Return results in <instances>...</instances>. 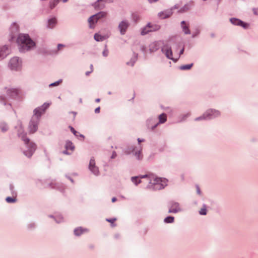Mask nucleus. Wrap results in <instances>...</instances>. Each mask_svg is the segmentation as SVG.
<instances>
[{
  "label": "nucleus",
  "mask_w": 258,
  "mask_h": 258,
  "mask_svg": "<svg viewBox=\"0 0 258 258\" xmlns=\"http://www.w3.org/2000/svg\"><path fill=\"white\" fill-rule=\"evenodd\" d=\"M112 0H98L94 4V8L97 10L102 9L105 7V3H112Z\"/></svg>",
  "instance_id": "10"
},
{
  "label": "nucleus",
  "mask_w": 258,
  "mask_h": 258,
  "mask_svg": "<svg viewBox=\"0 0 258 258\" xmlns=\"http://www.w3.org/2000/svg\"><path fill=\"white\" fill-rule=\"evenodd\" d=\"M230 21L232 24H233L234 25H240L244 28H247L248 26V25L247 24L244 23L243 22H242L241 21H240L238 19H234V18L231 19Z\"/></svg>",
  "instance_id": "12"
},
{
  "label": "nucleus",
  "mask_w": 258,
  "mask_h": 258,
  "mask_svg": "<svg viewBox=\"0 0 258 258\" xmlns=\"http://www.w3.org/2000/svg\"><path fill=\"white\" fill-rule=\"evenodd\" d=\"M7 48L4 47L0 49V59L4 58L6 56V52Z\"/></svg>",
  "instance_id": "23"
},
{
  "label": "nucleus",
  "mask_w": 258,
  "mask_h": 258,
  "mask_svg": "<svg viewBox=\"0 0 258 258\" xmlns=\"http://www.w3.org/2000/svg\"><path fill=\"white\" fill-rule=\"evenodd\" d=\"M106 15L107 13L106 12H101L90 17V18L88 20L90 27L91 28H93V24L96 23L99 19L105 17L106 16Z\"/></svg>",
  "instance_id": "4"
},
{
  "label": "nucleus",
  "mask_w": 258,
  "mask_h": 258,
  "mask_svg": "<svg viewBox=\"0 0 258 258\" xmlns=\"http://www.w3.org/2000/svg\"><path fill=\"white\" fill-rule=\"evenodd\" d=\"M64 3H66L68 1V0H62Z\"/></svg>",
  "instance_id": "52"
},
{
  "label": "nucleus",
  "mask_w": 258,
  "mask_h": 258,
  "mask_svg": "<svg viewBox=\"0 0 258 258\" xmlns=\"http://www.w3.org/2000/svg\"><path fill=\"white\" fill-rule=\"evenodd\" d=\"M257 11V10H256V9H253V12H254V13L255 14H256V15L258 14V13H257V11Z\"/></svg>",
  "instance_id": "49"
},
{
  "label": "nucleus",
  "mask_w": 258,
  "mask_h": 258,
  "mask_svg": "<svg viewBox=\"0 0 258 258\" xmlns=\"http://www.w3.org/2000/svg\"><path fill=\"white\" fill-rule=\"evenodd\" d=\"M134 177L137 178V177H139L138 176H134Z\"/></svg>",
  "instance_id": "54"
},
{
  "label": "nucleus",
  "mask_w": 258,
  "mask_h": 258,
  "mask_svg": "<svg viewBox=\"0 0 258 258\" xmlns=\"http://www.w3.org/2000/svg\"><path fill=\"white\" fill-rule=\"evenodd\" d=\"M93 70V66L92 64L90 65V71L87 72L86 73V75L88 76L89 75L90 73H91Z\"/></svg>",
  "instance_id": "37"
},
{
  "label": "nucleus",
  "mask_w": 258,
  "mask_h": 258,
  "mask_svg": "<svg viewBox=\"0 0 258 258\" xmlns=\"http://www.w3.org/2000/svg\"><path fill=\"white\" fill-rule=\"evenodd\" d=\"M17 43L20 51H28L35 46V43L26 34H20L17 38Z\"/></svg>",
  "instance_id": "1"
},
{
  "label": "nucleus",
  "mask_w": 258,
  "mask_h": 258,
  "mask_svg": "<svg viewBox=\"0 0 258 258\" xmlns=\"http://www.w3.org/2000/svg\"><path fill=\"white\" fill-rule=\"evenodd\" d=\"M100 101V99L99 98H97L95 100V101L97 103L99 102Z\"/></svg>",
  "instance_id": "50"
},
{
  "label": "nucleus",
  "mask_w": 258,
  "mask_h": 258,
  "mask_svg": "<svg viewBox=\"0 0 258 258\" xmlns=\"http://www.w3.org/2000/svg\"><path fill=\"white\" fill-rule=\"evenodd\" d=\"M87 231V230L86 229H83L82 227L77 228L74 230V233L77 236H79L81 234Z\"/></svg>",
  "instance_id": "18"
},
{
  "label": "nucleus",
  "mask_w": 258,
  "mask_h": 258,
  "mask_svg": "<svg viewBox=\"0 0 258 258\" xmlns=\"http://www.w3.org/2000/svg\"><path fill=\"white\" fill-rule=\"evenodd\" d=\"M70 128L71 132L74 134L75 136H76V137H80L82 138L83 140H84V136L83 135L80 134L79 132L75 131V130L73 127L70 126Z\"/></svg>",
  "instance_id": "21"
},
{
  "label": "nucleus",
  "mask_w": 258,
  "mask_h": 258,
  "mask_svg": "<svg viewBox=\"0 0 258 258\" xmlns=\"http://www.w3.org/2000/svg\"><path fill=\"white\" fill-rule=\"evenodd\" d=\"M200 214L202 215H205L207 214V209L206 206L204 205L203 207L201 209L200 212Z\"/></svg>",
  "instance_id": "29"
},
{
  "label": "nucleus",
  "mask_w": 258,
  "mask_h": 258,
  "mask_svg": "<svg viewBox=\"0 0 258 258\" xmlns=\"http://www.w3.org/2000/svg\"><path fill=\"white\" fill-rule=\"evenodd\" d=\"M12 32H17L18 31V26L17 24L14 23L11 27Z\"/></svg>",
  "instance_id": "30"
},
{
  "label": "nucleus",
  "mask_w": 258,
  "mask_h": 258,
  "mask_svg": "<svg viewBox=\"0 0 258 258\" xmlns=\"http://www.w3.org/2000/svg\"><path fill=\"white\" fill-rule=\"evenodd\" d=\"M19 91L17 89L11 88L7 90V93L10 97H14L18 94Z\"/></svg>",
  "instance_id": "16"
},
{
  "label": "nucleus",
  "mask_w": 258,
  "mask_h": 258,
  "mask_svg": "<svg viewBox=\"0 0 258 258\" xmlns=\"http://www.w3.org/2000/svg\"><path fill=\"white\" fill-rule=\"evenodd\" d=\"M60 82H61V81H57V82H56L55 83L51 84L49 86L50 87L57 86L58 85H59Z\"/></svg>",
  "instance_id": "38"
},
{
  "label": "nucleus",
  "mask_w": 258,
  "mask_h": 258,
  "mask_svg": "<svg viewBox=\"0 0 258 258\" xmlns=\"http://www.w3.org/2000/svg\"><path fill=\"white\" fill-rule=\"evenodd\" d=\"M154 176V174L152 173H148V174H146L142 176H141V177H145V178H146V177H153Z\"/></svg>",
  "instance_id": "35"
},
{
  "label": "nucleus",
  "mask_w": 258,
  "mask_h": 258,
  "mask_svg": "<svg viewBox=\"0 0 258 258\" xmlns=\"http://www.w3.org/2000/svg\"><path fill=\"white\" fill-rule=\"evenodd\" d=\"M149 182V187L156 190L163 188L167 184L166 178H146Z\"/></svg>",
  "instance_id": "2"
},
{
  "label": "nucleus",
  "mask_w": 258,
  "mask_h": 258,
  "mask_svg": "<svg viewBox=\"0 0 258 258\" xmlns=\"http://www.w3.org/2000/svg\"><path fill=\"white\" fill-rule=\"evenodd\" d=\"M6 201L8 203H13L16 202V196H14L13 197H7L6 199Z\"/></svg>",
  "instance_id": "24"
},
{
  "label": "nucleus",
  "mask_w": 258,
  "mask_h": 258,
  "mask_svg": "<svg viewBox=\"0 0 258 258\" xmlns=\"http://www.w3.org/2000/svg\"><path fill=\"white\" fill-rule=\"evenodd\" d=\"M207 113H208V115H213V116H217L220 114V113L218 111L213 110H208L207 111Z\"/></svg>",
  "instance_id": "25"
},
{
  "label": "nucleus",
  "mask_w": 258,
  "mask_h": 258,
  "mask_svg": "<svg viewBox=\"0 0 258 258\" xmlns=\"http://www.w3.org/2000/svg\"><path fill=\"white\" fill-rule=\"evenodd\" d=\"M128 26V23L125 21H122L119 24L118 27L120 30V33L122 34H124L125 33Z\"/></svg>",
  "instance_id": "14"
},
{
  "label": "nucleus",
  "mask_w": 258,
  "mask_h": 258,
  "mask_svg": "<svg viewBox=\"0 0 258 258\" xmlns=\"http://www.w3.org/2000/svg\"><path fill=\"white\" fill-rule=\"evenodd\" d=\"M192 66V64L183 65L180 67V69L182 70H189Z\"/></svg>",
  "instance_id": "31"
},
{
  "label": "nucleus",
  "mask_w": 258,
  "mask_h": 258,
  "mask_svg": "<svg viewBox=\"0 0 258 258\" xmlns=\"http://www.w3.org/2000/svg\"><path fill=\"white\" fill-rule=\"evenodd\" d=\"M181 25L184 33L186 34H190V30L188 29V26L186 25L185 22H181Z\"/></svg>",
  "instance_id": "19"
},
{
  "label": "nucleus",
  "mask_w": 258,
  "mask_h": 258,
  "mask_svg": "<svg viewBox=\"0 0 258 258\" xmlns=\"http://www.w3.org/2000/svg\"><path fill=\"white\" fill-rule=\"evenodd\" d=\"M157 124H156L153 127H152V129H153L154 128L156 127V126H157Z\"/></svg>",
  "instance_id": "53"
},
{
  "label": "nucleus",
  "mask_w": 258,
  "mask_h": 258,
  "mask_svg": "<svg viewBox=\"0 0 258 258\" xmlns=\"http://www.w3.org/2000/svg\"><path fill=\"white\" fill-rule=\"evenodd\" d=\"M138 141L139 143H140L141 142H143V141H144V140H141L140 138H139V139H138Z\"/></svg>",
  "instance_id": "48"
},
{
  "label": "nucleus",
  "mask_w": 258,
  "mask_h": 258,
  "mask_svg": "<svg viewBox=\"0 0 258 258\" xmlns=\"http://www.w3.org/2000/svg\"><path fill=\"white\" fill-rule=\"evenodd\" d=\"M108 51L107 50H105L103 52V55L104 56H107L108 55Z\"/></svg>",
  "instance_id": "40"
},
{
  "label": "nucleus",
  "mask_w": 258,
  "mask_h": 258,
  "mask_svg": "<svg viewBox=\"0 0 258 258\" xmlns=\"http://www.w3.org/2000/svg\"><path fill=\"white\" fill-rule=\"evenodd\" d=\"M134 152L135 153V155L137 156L138 159H140L142 158V155H141V149L139 151H136L135 150H134Z\"/></svg>",
  "instance_id": "33"
},
{
  "label": "nucleus",
  "mask_w": 258,
  "mask_h": 258,
  "mask_svg": "<svg viewBox=\"0 0 258 258\" xmlns=\"http://www.w3.org/2000/svg\"><path fill=\"white\" fill-rule=\"evenodd\" d=\"M186 7H187L186 6H185L184 7V8H183L182 10H180L179 11V12H185V11H186L187 10V9H188V8H186Z\"/></svg>",
  "instance_id": "39"
},
{
  "label": "nucleus",
  "mask_w": 258,
  "mask_h": 258,
  "mask_svg": "<svg viewBox=\"0 0 258 258\" xmlns=\"http://www.w3.org/2000/svg\"><path fill=\"white\" fill-rule=\"evenodd\" d=\"M172 15L171 10H166L158 14L159 17L161 19H165L170 17Z\"/></svg>",
  "instance_id": "13"
},
{
  "label": "nucleus",
  "mask_w": 258,
  "mask_h": 258,
  "mask_svg": "<svg viewBox=\"0 0 258 258\" xmlns=\"http://www.w3.org/2000/svg\"><path fill=\"white\" fill-rule=\"evenodd\" d=\"M183 51H184V49H183V48H182V49L181 50L180 52V54H182V53H183Z\"/></svg>",
  "instance_id": "51"
},
{
  "label": "nucleus",
  "mask_w": 258,
  "mask_h": 258,
  "mask_svg": "<svg viewBox=\"0 0 258 258\" xmlns=\"http://www.w3.org/2000/svg\"><path fill=\"white\" fill-rule=\"evenodd\" d=\"M167 116L164 113H162V114L159 116V119L160 123H164L166 121Z\"/></svg>",
  "instance_id": "22"
},
{
  "label": "nucleus",
  "mask_w": 258,
  "mask_h": 258,
  "mask_svg": "<svg viewBox=\"0 0 258 258\" xmlns=\"http://www.w3.org/2000/svg\"><path fill=\"white\" fill-rule=\"evenodd\" d=\"M94 39L97 41H103L104 39V37L101 36L100 35L96 33L94 35Z\"/></svg>",
  "instance_id": "27"
},
{
  "label": "nucleus",
  "mask_w": 258,
  "mask_h": 258,
  "mask_svg": "<svg viewBox=\"0 0 258 258\" xmlns=\"http://www.w3.org/2000/svg\"><path fill=\"white\" fill-rule=\"evenodd\" d=\"M174 217L171 216H168L165 218L164 222L167 223H173L174 221Z\"/></svg>",
  "instance_id": "28"
},
{
  "label": "nucleus",
  "mask_w": 258,
  "mask_h": 258,
  "mask_svg": "<svg viewBox=\"0 0 258 258\" xmlns=\"http://www.w3.org/2000/svg\"><path fill=\"white\" fill-rule=\"evenodd\" d=\"M56 23L55 18H52L48 21V27L49 28H53Z\"/></svg>",
  "instance_id": "20"
},
{
  "label": "nucleus",
  "mask_w": 258,
  "mask_h": 258,
  "mask_svg": "<svg viewBox=\"0 0 258 258\" xmlns=\"http://www.w3.org/2000/svg\"><path fill=\"white\" fill-rule=\"evenodd\" d=\"M20 62L19 58L17 57H14L12 58L9 62L10 67L12 70L17 69L20 66Z\"/></svg>",
  "instance_id": "9"
},
{
  "label": "nucleus",
  "mask_w": 258,
  "mask_h": 258,
  "mask_svg": "<svg viewBox=\"0 0 258 258\" xmlns=\"http://www.w3.org/2000/svg\"><path fill=\"white\" fill-rule=\"evenodd\" d=\"M1 128L3 132H5L8 130V126L6 124H2Z\"/></svg>",
  "instance_id": "36"
},
{
  "label": "nucleus",
  "mask_w": 258,
  "mask_h": 258,
  "mask_svg": "<svg viewBox=\"0 0 258 258\" xmlns=\"http://www.w3.org/2000/svg\"><path fill=\"white\" fill-rule=\"evenodd\" d=\"M100 107H98L97 108H96L95 109V112L96 113H98L100 112Z\"/></svg>",
  "instance_id": "42"
},
{
  "label": "nucleus",
  "mask_w": 258,
  "mask_h": 258,
  "mask_svg": "<svg viewBox=\"0 0 258 258\" xmlns=\"http://www.w3.org/2000/svg\"><path fill=\"white\" fill-rule=\"evenodd\" d=\"M132 181L136 185H138L141 182L140 178H132Z\"/></svg>",
  "instance_id": "34"
},
{
  "label": "nucleus",
  "mask_w": 258,
  "mask_h": 258,
  "mask_svg": "<svg viewBox=\"0 0 258 258\" xmlns=\"http://www.w3.org/2000/svg\"><path fill=\"white\" fill-rule=\"evenodd\" d=\"M206 118V117H205V114H204V115H203V117H199V118H197V119H196V120H199V119H201V118Z\"/></svg>",
  "instance_id": "46"
},
{
  "label": "nucleus",
  "mask_w": 258,
  "mask_h": 258,
  "mask_svg": "<svg viewBox=\"0 0 258 258\" xmlns=\"http://www.w3.org/2000/svg\"><path fill=\"white\" fill-rule=\"evenodd\" d=\"M48 107V104H44L41 107L36 108L34 110V115L32 116L33 120L39 121V117L43 112H44L45 109Z\"/></svg>",
  "instance_id": "5"
},
{
  "label": "nucleus",
  "mask_w": 258,
  "mask_h": 258,
  "mask_svg": "<svg viewBox=\"0 0 258 258\" xmlns=\"http://www.w3.org/2000/svg\"><path fill=\"white\" fill-rule=\"evenodd\" d=\"M150 3H155L158 1V0H148Z\"/></svg>",
  "instance_id": "44"
},
{
  "label": "nucleus",
  "mask_w": 258,
  "mask_h": 258,
  "mask_svg": "<svg viewBox=\"0 0 258 258\" xmlns=\"http://www.w3.org/2000/svg\"><path fill=\"white\" fill-rule=\"evenodd\" d=\"M160 29V26L156 24H152L149 23L145 27H144L141 32V34L144 35L150 31H156Z\"/></svg>",
  "instance_id": "6"
},
{
  "label": "nucleus",
  "mask_w": 258,
  "mask_h": 258,
  "mask_svg": "<svg viewBox=\"0 0 258 258\" xmlns=\"http://www.w3.org/2000/svg\"><path fill=\"white\" fill-rule=\"evenodd\" d=\"M107 222L110 223L111 224V226L112 227H114L115 226V224H114V222L116 221V219L115 218H111V219H106V220Z\"/></svg>",
  "instance_id": "32"
},
{
  "label": "nucleus",
  "mask_w": 258,
  "mask_h": 258,
  "mask_svg": "<svg viewBox=\"0 0 258 258\" xmlns=\"http://www.w3.org/2000/svg\"><path fill=\"white\" fill-rule=\"evenodd\" d=\"M181 211V208L178 203L171 202L170 204L168 212L176 213Z\"/></svg>",
  "instance_id": "8"
},
{
  "label": "nucleus",
  "mask_w": 258,
  "mask_h": 258,
  "mask_svg": "<svg viewBox=\"0 0 258 258\" xmlns=\"http://www.w3.org/2000/svg\"><path fill=\"white\" fill-rule=\"evenodd\" d=\"M58 0H52L50 2L49 7L51 9H53L58 3Z\"/></svg>",
  "instance_id": "26"
},
{
  "label": "nucleus",
  "mask_w": 258,
  "mask_h": 258,
  "mask_svg": "<svg viewBox=\"0 0 258 258\" xmlns=\"http://www.w3.org/2000/svg\"><path fill=\"white\" fill-rule=\"evenodd\" d=\"M66 150L63 152V153L69 154V153H68V151L70 150L72 152L75 149V147L71 142L68 141L67 142L66 144Z\"/></svg>",
  "instance_id": "17"
},
{
  "label": "nucleus",
  "mask_w": 258,
  "mask_h": 258,
  "mask_svg": "<svg viewBox=\"0 0 258 258\" xmlns=\"http://www.w3.org/2000/svg\"><path fill=\"white\" fill-rule=\"evenodd\" d=\"M38 123V121L33 120V118L31 119L29 126V132L30 134H33L37 131Z\"/></svg>",
  "instance_id": "11"
},
{
  "label": "nucleus",
  "mask_w": 258,
  "mask_h": 258,
  "mask_svg": "<svg viewBox=\"0 0 258 258\" xmlns=\"http://www.w3.org/2000/svg\"><path fill=\"white\" fill-rule=\"evenodd\" d=\"M64 47V45H63V44H59L57 46V47H58V50H60L61 49V48L62 47Z\"/></svg>",
  "instance_id": "41"
},
{
  "label": "nucleus",
  "mask_w": 258,
  "mask_h": 258,
  "mask_svg": "<svg viewBox=\"0 0 258 258\" xmlns=\"http://www.w3.org/2000/svg\"><path fill=\"white\" fill-rule=\"evenodd\" d=\"M111 201L113 203H114L116 201V199L115 197H114V198H112Z\"/></svg>",
  "instance_id": "47"
},
{
  "label": "nucleus",
  "mask_w": 258,
  "mask_h": 258,
  "mask_svg": "<svg viewBox=\"0 0 258 258\" xmlns=\"http://www.w3.org/2000/svg\"><path fill=\"white\" fill-rule=\"evenodd\" d=\"M19 136L21 137L24 143L27 145V147L29 148V151H25L24 154L27 156L31 157L36 149V145L32 142H30L29 140L26 138L24 134H19Z\"/></svg>",
  "instance_id": "3"
},
{
  "label": "nucleus",
  "mask_w": 258,
  "mask_h": 258,
  "mask_svg": "<svg viewBox=\"0 0 258 258\" xmlns=\"http://www.w3.org/2000/svg\"><path fill=\"white\" fill-rule=\"evenodd\" d=\"M162 50L165 52V55L169 59H173L172 58V52L171 48L168 46H165L162 48Z\"/></svg>",
  "instance_id": "15"
},
{
  "label": "nucleus",
  "mask_w": 258,
  "mask_h": 258,
  "mask_svg": "<svg viewBox=\"0 0 258 258\" xmlns=\"http://www.w3.org/2000/svg\"><path fill=\"white\" fill-rule=\"evenodd\" d=\"M197 190L198 194L201 195V191L198 186L197 187Z\"/></svg>",
  "instance_id": "45"
},
{
  "label": "nucleus",
  "mask_w": 258,
  "mask_h": 258,
  "mask_svg": "<svg viewBox=\"0 0 258 258\" xmlns=\"http://www.w3.org/2000/svg\"><path fill=\"white\" fill-rule=\"evenodd\" d=\"M116 156V154L115 152H113L111 156V158H114Z\"/></svg>",
  "instance_id": "43"
},
{
  "label": "nucleus",
  "mask_w": 258,
  "mask_h": 258,
  "mask_svg": "<svg viewBox=\"0 0 258 258\" xmlns=\"http://www.w3.org/2000/svg\"><path fill=\"white\" fill-rule=\"evenodd\" d=\"M89 169L95 175H98L99 173V169L96 166L95 161L94 158H92L90 159L89 164Z\"/></svg>",
  "instance_id": "7"
}]
</instances>
